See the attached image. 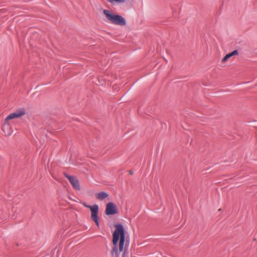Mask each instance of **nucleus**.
Here are the masks:
<instances>
[{
	"mask_svg": "<svg viewBox=\"0 0 257 257\" xmlns=\"http://www.w3.org/2000/svg\"><path fill=\"white\" fill-rule=\"evenodd\" d=\"M238 50H235L233 51L232 52H231L228 54H227L222 59V62H225L231 57H232L234 55H238Z\"/></svg>",
	"mask_w": 257,
	"mask_h": 257,
	"instance_id": "7",
	"label": "nucleus"
},
{
	"mask_svg": "<svg viewBox=\"0 0 257 257\" xmlns=\"http://www.w3.org/2000/svg\"><path fill=\"white\" fill-rule=\"evenodd\" d=\"M64 176L68 179L74 189L77 190H79L80 189L79 180L76 177L71 176L66 173H64Z\"/></svg>",
	"mask_w": 257,
	"mask_h": 257,
	"instance_id": "6",
	"label": "nucleus"
},
{
	"mask_svg": "<svg viewBox=\"0 0 257 257\" xmlns=\"http://www.w3.org/2000/svg\"><path fill=\"white\" fill-rule=\"evenodd\" d=\"M84 206L90 209L91 212V218L92 220L95 222L98 227H99V222L98 216V212L99 210L98 205L94 204L93 206H90L85 204Z\"/></svg>",
	"mask_w": 257,
	"mask_h": 257,
	"instance_id": "3",
	"label": "nucleus"
},
{
	"mask_svg": "<svg viewBox=\"0 0 257 257\" xmlns=\"http://www.w3.org/2000/svg\"><path fill=\"white\" fill-rule=\"evenodd\" d=\"M109 196L108 194L105 192H100L96 195V198L100 200H103Z\"/></svg>",
	"mask_w": 257,
	"mask_h": 257,
	"instance_id": "8",
	"label": "nucleus"
},
{
	"mask_svg": "<svg viewBox=\"0 0 257 257\" xmlns=\"http://www.w3.org/2000/svg\"><path fill=\"white\" fill-rule=\"evenodd\" d=\"M128 173H129V174H130L131 175H132L134 174V172H133V171H132V170H130V171H128Z\"/></svg>",
	"mask_w": 257,
	"mask_h": 257,
	"instance_id": "11",
	"label": "nucleus"
},
{
	"mask_svg": "<svg viewBox=\"0 0 257 257\" xmlns=\"http://www.w3.org/2000/svg\"><path fill=\"white\" fill-rule=\"evenodd\" d=\"M108 1L112 5H114L115 3L122 4L123 3L125 0H108Z\"/></svg>",
	"mask_w": 257,
	"mask_h": 257,
	"instance_id": "9",
	"label": "nucleus"
},
{
	"mask_svg": "<svg viewBox=\"0 0 257 257\" xmlns=\"http://www.w3.org/2000/svg\"><path fill=\"white\" fill-rule=\"evenodd\" d=\"M8 126H8V125H7L6 124H5L4 125V127H3V130L4 131V130H5V127H8Z\"/></svg>",
	"mask_w": 257,
	"mask_h": 257,
	"instance_id": "13",
	"label": "nucleus"
},
{
	"mask_svg": "<svg viewBox=\"0 0 257 257\" xmlns=\"http://www.w3.org/2000/svg\"><path fill=\"white\" fill-rule=\"evenodd\" d=\"M115 229L113 233V244L114 245L111 251L113 257H119L120 253L123 249L125 241V233L124 227L121 224L115 225Z\"/></svg>",
	"mask_w": 257,
	"mask_h": 257,
	"instance_id": "1",
	"label": "nucleus"
},
{
	"mask_svg": "<svg viewBox=\"0 0 257 257\" xmlns=\"http://www.w3.org/2000/svg\"><path fill=\"white\" fill-rule=\"evenodd\" d=\"M129 244V242L127 241V240H126V242H125V247H126V246H128Z\"/></svg>",
	"mask_w": 257,
	"mask_h": 257,
	"instance_id": "12",
	"label": "nucleus"
},
{
	"mask_svg": "<svg viewBox=\"0 0 257 257\" xmlns=\"http://www.w3.org/2000/svg\"><path fill=\"white\" fill-rule=\"evenodd\" d=\"M103 14L107 21L112 24L120 26H124L126 24L125 19L121 15L114 14L107 10H104Z\"/></svg>",
	"mask_w": 257,
	"mask_h": 257,
	"instance_id": "2",
	"label": "nucleus"
},
{
	"mask_svg": "<svg viewBox=\"0 0 257 257\" xmlns=\"http://www.w3.org/2000/svg\"><path fill=\"white\" fill-rule=\"evenodd\" d=\"M10 135H11V133H9V134H7V135H8V136H9Z\"/></svg>",
	"mask_w": 257,
	"mask_h": 257,
	"instance_id": "14",
	"label": "nucleus"
},
{
	"mask_svg": "<svg viewBox=\"0 0 257 257\" xmlns=\"http://www.w3.org/2000/svg\"><path fill=\"white\" fill-rule=\"evenodd\" d=\"M26 113L25 108H20L17 109L13 113L9 114L5 118V121H7L10 119H14L15 118H19L22 115H24Z\"/></svg>",
	"mask_w": 257,
	"mask_h": 257,
	"instance_id": "5",
	"label": "nucleus"
},
{
	"mask_svg": "<svg viewBox=\"0 0 257 257\" xmlns=\"http://www.w3.org/2000/svg\"><path fill=\"white\" fill-rule=\"evenodd\" d=\"M122 257H129L128 256V252L126 251V249H124V251L123 253Z\"/></svg>",
	"mask_w": 257,
	"mask_h": 257,
	"instance_id": "10",
	"label": "nucleus"
},
{
	"mask_svg": "<svg viewBox=\"0 0 257 257\" xmlns=\"http://www.w3.org/2000/svg\"><path fill=\"white\" fill-rule=\"evenodd\" d=\"M105 212L107 215H113L117 214L118 211L115 204L110 202L106 205Z\"/></svg>",
	"mask_w": 257,
	"mask_h": 257,
	"instance_id": "4",
	"label": "nucleus"
}]
</instances>
